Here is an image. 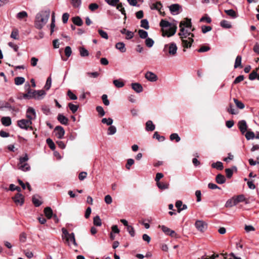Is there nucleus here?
<instances>
[{"mask_svg": "<svg viewBox=\"0 0 259 259\" xmlns=\"http://www.w3.org/2000/svg\"><path fill=\"white\" fill-rule=\"evenodd\" d=\"M145 44L148 48H151L153 46L154 41L152 38L147 37L145 40Z\"/></svg>", "mask_w": 259, "mask_h": 259, "instance_id": "nucleus-48", "label": "nucleus"}, {"mask_svg": "<svg viewBox=\"0 0 259 259\" xmlns=\"http://www.w3.org/2000/svg\"><path fill=\"white\" fill-rule=\"evenodd\" d=\"M236 204H237L235 202V199L234 197H233L226 202L225 206L227 207H231L233 206L236 205Z\"/></svg>", "mask_w": 259, "mask_h": 259, "instance_id": "nucleus-33", "label": "nucleus"}, {"mask_svg": "<svg viewBox=\"0 0 259 259\" xmlns=\"http://www.w3.org/2000/svg\"><path fill=\"white\" fill-rule=\"evenodd\" d=\"M96 111L98 112L100 116H103L105 114V112L102 106H98L96 107Z\"/></svg>", "mask_w": 259, "mask_h": 259, "instance_id": "nucleus-49", "label": "nucleus"}, {"mask_svg": "<svg viewBox=\"0 0 259 259\" xmlns=\"http://www.w3.org/2000/svg\"><path fill=\"white\" fill-rule=\"evenodd\" d=\"M79 51L81 57H87L89 55L88 51L83 47H80Z\"/></svg>", "mask_w": 259, "mask_h": 259, "instance_id": "nucleus-37", "label": "nucleus"}, {"mask_svg": "<svg viewBox=\"0 0 259 259\" xmlns=\"http://www.w3.org/2000/svg\"><path fill=\"white\" fill-rule=\"evenodd\" d=\"M211 166L213 168H216L219 170H222L224 168L223 164L222 162L217 161L216 162L213 163L211 164Z\"/></svg>", "mask_w": 259, "mask_h": 259, "instance_id": "nucleus-29", "label": "nucleus"}, {"mask_svg": "<svg viewBox=\"0 0 259 259\" xmlns=\"http://www.w3.org/2000/svg\"><path fill=\"white\" fill-rule=\"evenodd\" d=\"M239 128L242 134H244L247 131V124L245 120H242L238 122Z\"/></svg>", "mask_w": 259, "mask_h": 259, "instance_id": "nucleus-15", "label": "nucleus"}, {"mask_svg": "<svg viewBox=\"0 0 259 259\" xmlns=\"http://www.w3.org/2000/svg\"><path fill=\"white\" fill-rule=\"evenodd\" d=\"M155 128V126L151 120H148L146 123V130L147 131H153Z\"/></svg>", "mask_w": 259, "mask_h": 259, "instance_id": "nucleus-19", "label": "nucleus"}, {"mask_svg": "<svg viewBox=\"0 0 259 259\" xmlns=\"http://www.w3.org/2000/svg\"><path fill=\"white\" fill-rule=\"evenodd\" d=\"M28 91L26 94H23V97L24 99H30L34 98L35 99H40L46 95V92L44 90L33 91L30 89L29 84L28 83Z\"/></svg>", "mask_w": 259, "mask_h": 259, "instance_id": "nucleus-4", "label": "nucleus"}, {"mask_svg": "<svg viewBox=\"0 0 259 259\" xmlns=\"http://www.w3.org/2000/svg\"><path fill=\"white\" fill-rule=\"evenodd\" d=\"M141 27L146 29H148L149 28V23L147 19H143L141 21Z\"/></svg>", "mask_w": 259, "mask_h": 259, "instance_id": "nucleus-45", "label": "nucleus"}, {"mask_svg": "<svg viewBox=\"0 0 259 259\" xmlns=\"http://www.w3.org/2000/svg\"><path fill=\"white\" fill-rule=\"evenodd\" d=\"M102 122L104 124H106L107 125H111L113 123V119L111 118H104L101 120Z\"/></svg>", "mask_w": 259, "mask_h": 259, "instance_id": "nucleus-46", "label": "nucleus"}, {"mask_svg": "<svg viewBox=\"0 0 259 259\" xmlns=\"http://www.w3.org/2000/svg\"><path fill=\"white\" fill-rule=\"evenodd\" d=\"M170 139L171 141L175 140L177 142H179L181 140L180 137L178 134L176 133L171 134L170 136Z\"/></svg>", "mask_w": 259, "mask_h": 259, "instance_id": "nucleus-50", "label": "nucleus"}, {"mask_svg": "<svg viewBox=\"0 0 259 259\" xmlns=\"http://www.w3.org/2000/svg\"><path fill=\"white\" fill-rule=\"evenodd\" d=\"M233 100H234V101L236 106L238 108H239L240 109H242L244 108L245 106L242 102L238 100L237 99H236L235 98H234Z\"/></svg>", "mask_w": 259, "mask_h": 259, "instance_id": "nucleus-47", "label": "nucleus"}, {"mask_svg": "<svg viewBox=\"0 0 259 259\" xmlns=\"http://www.w3.org/2000/svg\"><path fill=\"white\" fill-rule=\"evenodd\" d=\"M225 13L232 18H236L237 17V14L233 9L225 10Z\"/></svg>", "mask_w": 259, "mask_h": 259, "instance_id": "nucleus-28", "label": "nucleus"}, {"mask_svg": "<svg viewBox=\"0 0 259 259\" xmlns=\"http://www.w3.org/2000/svg\"><path fill=\"white\" fill-rule=\"evenodd\" d=\"M180 32L178 35L182 40V46L185 48H190L192 44L194 41L193 37L194 34L188 31V29H185V27L188 29H191L192 23L191 19L186 18L185 21H182L180 23Z\"/></svg>", "mask_w": 259, "mask_h": 259, "instance_id": "nucleus-1", "label": "nucleus"}, {"mask_svg": "<svg viewBox=\"0 0 259 259\" xmlns=\"http://www.w3.org/2000/svg\"><path fill=\"white\" fill-rule=\"evenodd\" d=\"M102 99L104 104L106 106H108L110 104L109 101L108 99L107 96L105 94H104L102 96Z\"/></svg>", "mask_w": 259, "mask_h": 259, "instance_id": "nucleus-61", "label": "nucleus"}, {"mask_svg": "<svg viewBox=\"0 0 259 259\" xmlns=\"http://www.w3.org/2000/svg\"><path fill=\"white\" fill-rule=\"evenodd\" d=\"M93 223L94 225L96 226H101L102 225L101 220L100 219L99 216L97 215L94 217L93 220Z\"/></svg>", "mask_w": 259, "mask_h": 259, "instance_id": "nucleus-42", "label": "nucleus"}, {"mask_svg": "<svg viewBox=\"0 0 259 259\" xmlns=\"http://www.w3.org/2000/svg\"><path fill=\"white\" fill-rule=\"evenodd\" d=\"M56 137L61 139L64 137L65 134V130L61 126H57L54 129Z\"/></svg>", "mask_w": 259, "mask_h": 259, "instance_id": "nucleus-7", "label": "nucleus"}, {"mask_svg": "<svg viewBox=\"0 0 259 259\" xmlns=\"http://www.w3.org/2000/svg\"><path fill=\"white\" fill-rule=\"evenodd\" d=\"M132 88L137 93H141L143 91L142 85L139 83H132L131 84Z\"/></svg>", "mask_w": 259, "mask_h": 259, "instance_id": "nucleus-16", "label": "nucleus"}, {"mask_svg": "<svg viewBox=\"0 0 259 259\" xmlns=\"http://www.w3.org/2000/svg\"><path fill=\"white\" fill-rule=\"evenodd\" d=\"M195 225L197 229L201 232H203L207 227V225L205 222L199 220L195 222Z\"/></svg>", "mask_w": 259, "mask_h": 259, "instance_id": "nucleus-10", "label": "nucleus"}, {"mask_svg": "<svg viewBox=\"0 0 259 259\" xmlns=\"http://www.w3.org/2000/svg\"><path fill=\"white\" fill-rule=\"evenodd\" d=\"M57 119L62 124L67 125L68 123V119L62 114L58 115Z\"/></svg>", "mask_w": 259, "mask_h": 259, "instance_id": "nucleus-17", "label": "nucleus"}, {"mask_svg": "<svg viewBox=\"0 0 259 259\" xmlns=\"http://www.w3.org/2000/svg\"><path fill=\"white\" fill-rule=\"evenodd\" d=\"M241 59H242V58H241V56L238 55L237 56L236 60H235V64H234L235 68H237L239 67L241 68L242 67V66L241 65Z\"/></svg>", "mask_w": 259, "mask_h": 259, "instance_id": "nucleus-30", "label": "nucleus"}, {"mask_svg": "<svg viewBox=\"0 0 259 259\" xmlns=\"http://www.w3.org/2000/svg\"><path fill=\"white\" fill-rule=\"evenodd\" d=\"M1 120L2 124L5 126H10L12 123L11 119L8 116L3 117Z\"/></svg>", "mask_w": 259, "mask_h": 259, "instance_id": "nucleus-18", "label": "nucleus"}, {"mask_svg": "<svg viewBox=\"0 0 259 259\" xmlns=\"http://www.w3.org/2000/svg\"><path fill=\"white\" fill-rule=\"evenodd\" d=\"M67 95L71 100H75L77 99V96L73 94L70 90H69L67 92Z\"/></svg>", "mask_w": 259, "mask_h": 259, "instance_id": "nucleus-64", "label": "nucleus"}, {"mask_svg": "<svg viewBox=\"0 0 259 259\" xmlns=\"http://www.w3.org/2000/svg\"><path fill=\"white\" fill-rule=\"evenodd\" d=\"M113 83L117 88H121L124 85V82L120 79L114 80Z\"/></svg>", "mask_w": 259, "mask_h": 259, "instance_id": "nucleus-26", "label": "nucleus"}, {"mask_svg": "<svg viewBox=\"0 0 259 259\" xmlns=\"http://www.w3.org/2000/svg\"><path fill=\"white\" fill-rule=\"evenodd\" d=\"M51 84H52V79H51V76H49L47 78L46 84L45 85V88L46 89V90H49L51 87Z\"/></svg>", "mask_w": 259, "mask_h": 259, "instance_id": "nucleus-53", "label": "nucleus"}, {"mask_svg": "<svg viewBox=\"0 0 259 259\" xmlns=\"http://www.w3.org/2000/svg\"><path fill=\"white\" fill-rule=\"evenodd\" d=\"M138 33L141 38L145 39L148 37V32L143 29L139 30Z\"/></svg>", "mask_w": 259, "mask_h": 259, "instance_id": "nucleus-41", "label": "nucleus"}, {"mask_svg": "<svg viewBox=\"0 0 259 259\" xmlns=\"http://www.w3.org/2000/svg\"><path fill=\"white\" fill-rule=\"evenodd\" d=\"M28 160V157L27 154H25L24 156L20 157L19 158V162L18 164H23Z\"/></svg>", "mask_w": 259, "mask_h": 259, "instance_id": "nucleus-59", "label": "nucleus"}, {"mask_svg": "<svg viewBox=\"0 0 259 259\" xmlns=\"http://www.w3.org/2000/svg\"><path fill=\"white\" fill-rule=\"evenodd\" d=\"M215 181L218 184H222L225 183L226 178L224 175L220 174L216 176Z\"/></svg>", "mask_w": 259, "mask_h": 259, "instance_id": "nucleus-22", "label": "nucleus"}, {"mask_svg": "<svg viewBox=\"0 0 259 259\" xmlns=\"http://www.w3.org/2000/svg\"><path fill=\"white\" fill-rule=\"evenodd\" d=\"M32 202L36 207H38L42 204L41 201L35 196L32 197Z\"/></svg>", "mask_w": 259, "mask_h": 259, "instance_id": "nucleus-40", "label": "nucleus"}, {"mask_svg": "<svg viewBox=\"0 0 259 259\" xmlns=\"http://www.w3.org/2000/svg\"><path fill=\"white\" fill-rule=\"evenodd\" d=\"M105 1L108 5L114 7L118 3L119 0H105Z\"/></svg>", "mask_w": 259, "mask_h": 259, "instance_id": "nucleus-58", "label": "nucleus"}, {"mask_svg": "<svg viewBox=\"0 0 259 259\" xmlns=\"http://www.w3.org/2000/svg\"><path fill=\"white\" fill-rule=\"evenodd\" d=\"M236 204L239 202H243L245 200V198L244 195L241 194L237 195L236 197H234Z\"/></svg>", "mask_w": 259, "mask_h": 259, "instance_id": "nucleus-38", "label": "nucleus"}, {"mask_svg": "<svg viewBox=\"0 0 259 259\" xmlns=\"http://www.w3.org/2000/svg\"><path fill=\"white\" fill-rule=\"evenodd\" d=\"M117 131L116 128L114 125H110L107 130L108 135H113L116 133Z\"/></svg>", "mask_w": 259, "mask_h": 259, "instance_id": "nucleus-35", "label": "nucleus"}, {"mask_svg": "<svg viewBox=\"0 0 259 259\" xmlns=\"http://www.w3.org/2000/svg\"><path fill=\"white\" fill-rule=\"evenodd\" d=\"M13 199L14 202L17 205H22L24 203V196L21 193H17L14 197H13Z\"/></svg>", "mask_w": 259, "mask_h": 259, "instance_id": "nucleus-8", "label": "nucleus"}, {"mask_svg": "<svg viewBox=\"0 0 259 259\" xmlns=\"http://www.w3.org/2000/svg\"><path fill=\"white\" fill-rule=\"evenodd\" d=\"M227 111L232 114H236L237 113V112L234 108L233 105L231 104L229 105V107L227 109Z\"/></svg>", "mask_w": 259, "mask_h": 259, "instance_id": "nucleus-55", "label": "nucleus"}, {"mask_svg": "<svg viewBox=\"0 0 259 259\" xmlns=\"http://www.w3.org/2000/svg\"><path fill=\"white\" fill-rule=\"evenodd\" d=\"M28 15L26 12L21 11L17 14V18L20 20L23 19L27 17Z\"/></svg>", "mask_w": 259, "mask_h": 259, "instance_id": "nucleus-43", "label": "nucleus"}, {"mask_svg": "<svg viewBox=\"0 0 259 259\" xmlns=\"http://www.w3.org/2000/svg\"><path fill=\"white\" fill-rule=\"evenodd\" d=\"M66 241L69 245L71 246L73 244L75 247L77 246V243L75 241V236L73 233H70L69 236H67Z\"/></svg>", "mask_w": 259, "mask_h": 259, "instance_id": "nucleus-14", "label": "nucleus"}, {"mask_svg": "<svg viewBox=\"0 0 259 259\" xmlns=\"http://www.w3.org/2000/svg\"><path fill=\"white\" fill-rule=\"evenodd\" d=\"M161 27L162 35L170 37L174 35L177 31V27L176 25L172 24L168 21L162 19L159 23Z\"/></svg>", "mask_w": 259, "mask_h": 259, "instance_id": "nucleus-2", "label": "nucleus"}, {"mask_svg": "<svg viewBox=\"0 0 259 259\" xmlns=\"http://www.w3.org/2000/svg\"><path fill=\"white\" fill-rule=\"evenodd\" d=\"M244 78V76L242 75H240L237 76L235 78V79L233 81V83L234 84H237V83L240 82L241 81H243Z\"/></svg>", "mask_w": 259, "mask_h": 259, "instance_id": "nucleus-63", "label": "nucleus"}, {"mask_svg": "<svg viewBox=\"0 0 259 259\" xmlns=\"http://www.w3.org/2000/svg\"><path fill=\"white\" fill-rule=\"evenodd\" d=\"M158 188L161 190H165L168 189L169 184L167 183L158 182L156 183Z\"/></svg>", "mask_w": 259, "mask_h": 259, "instance_id": "nucleus-31", "label": "nucleus"}, {"mask_svg": "<svg viewBox=\"0 0 259 259\" xmlns=\"http://www.w3.org/2000/svg\"><path fill=\"white\" fill-rule=\"evenodd\" d=\"M178 47L176 43L172 42L164 46L163 51L167 56H175L177 55Z\"/></svg>", "mask_w": 259, "mask_h": 259, "instance_id": "nucleus-5", "label": "nucleus"}, {"mask_svg": "<svg viewBox=\"0 0 259 259\" xmlns=\"http://www.w3.org/2000/svg\"><path fill=\"white\" fill-rule=\"evenodd\" d=\"M257 77V70H253L252 72L249 75V79L251 80H254Z\"/></svg>", "mask_w": 259, "mask_h": 259, "instance_id": "nucleus-54", "label": "nucleus"}, {"mask_svg": "<svg viewBox=\"0 0 259 259\" xmlns=\"http://www.w3.org/2000/svg\"><path fill=\"white\" fill-rule=\"evenodd\" d=\"M181 6L178 4H172L169 6V9L171 14L175 15L179 14Z\"/></svg>", "mask_w": 259, "mask_h": 259, "instance_id": "nucleus-11", "label": "nucleus"}, {"mask_svg": "<svg viewBox=\"0 0 259 259\" xmlns=\"http://www.w3.org/2000/svg\"><path fill=\"white\" fill-rule=\"evenodd\" d=\"M46 142L51 150H54L55 149L56 146L55 143L53 142L52 139L50 138L47 139Z\"/></svg>", "mask_w": 259, "mask_h": 259, "instance_id": "nucleus-39", "label": "nucleus"}, {"mask_svg": "<svg viewBox=\"0 0 259 259\" xmlns=\"http://www.w3.org/2000/svg\"><path fill=\"white\" fill-rule=\"evenodd\" d=\"M153 138H156L159 142H162L164 141L165 137L162 136H160L157 132H155L153 136Z\"/></svg>", "mask_w": 259, "mask_h": 259, "instance_id": "nucleus-44", "label": "nucleus"}, {"mask_svg": "<svg viewBox=\"0 0 259 259\" xmlns=\"http://www.w3.org/2000/svg\"><path fill=\"white\" fill-rule=\"evenodd\" d=\"M162 8V5L160 2H157L156 3H154L151 4L150 5V8L152 10H156L159 11L160 14L162 16H164V12H162L161 11V8Z\"/></svg>", "mask_w": 259, "mask_h": 259, "instance_id": "nucleus-9", "label": "nucleus"}, {"mask_svg": "<svg viewBox=\"0 0 259 259\" xmlns=\"http://www.w3.org/2000/svg\"><path fill=\"white\" fill-rule=\"evenodd\" d=\"M220 25L225 28H230L232 27V25L230 23L225 20H223L220 23Z\"/></svg>", "mask_w": 259, "mask_h": 259, "instance_id": "nucleus-34", "label": "nucleus"}, {"mask_svg": "<svg viewBox=\"0 0 259 259\" xmlns=\"http://www.w3.org/2000/svg\"><path fill=\"white\" fill-rule=\"evenodd\" d=\"M72 20L73 23L77 26H80L83 24V21L79 16L73 17Z\"/></svg>", "mask_w": 259, "mask_h": 259, "instance_id": "nucleus-24", "label": "nucleus"}, {"mask_svg": "<svg viewBox=\"0 0 259 259\" xmlns=\"http://www.w3.org/2000/svg\"><path fill=\"white\" fill-rule=\"evenodd\" d=\"M50 11H42L36 14L35 20V27L41 29L47 23L50 17Z\"/></svg>", "mask_w": 259, "mask_h": 259, "instance_id": "nucleus-3", "label": "nucleus"}, {"mask_svg": "<svg viewBox=\"0 0 259 259\" xmlns=\"http://www.w3.org/2000/svg\"><path fill=\"white\" fill-rule=\"evenodd\" d=\"M32 124V121L29 119H22L19 120L17 121L18 126L22 128L27 130L28 129L33 130V127L31 126Z\"/></svg>", "mask_w": 259, "mask_h": 259, "instance_id": "nucleus-6", "label": "nucleus"}, {"mask_svg": "<svg viewBox=\"0 0 259 259\" xmlns=\"http://www.w3.org/2000/svg\"><path fill=\"white\" fill-rule=\"evenodd\" d=\"M115 48L116 49L120 51L121 53H124L126 52V48L125 47V44L122 42H117L115 45Z\"/></svg>", "mask_w": 259, "mask_h": 259, "instance_id": "nucleus-21", "label": "nucleus"}, {"mask_svg": "<svg viewBox=\"0 0 259 259\" xmlns=\"http://www.w3.org/2000/svg\"><path fill=\"white\" fill-rule=\"evenodd\" d=\"M68 106L73 113H75L79 108V106L78 105H74L71 103H69L68 104Z\"/></svg>", "mask_w": 259, "mask_h": 259, "instance_id": "nucleus-32", "label": "nucleus"}, {"mask_svg": "<svg viewBox=\"0 0 259 259\" xmlns=\"http://www.w3.org/2000/svg\"><path fill=\"white\" fill-rule=\"evenodd\" d=\"M7 108L9 110H11V111H15V112H17L18 111V110L16 109L13 106H12L10 103L7 102V103H5V104L4 105V106H1L0 107V109H3V108Z\"/></svg>", "mask_w": 259, "mask_h": 259, "instance_id": "nucleus-27", "label": "nucleus"}, {"mask_svg": "<svg viewBox=\"0 0 259 259\" xmlns=\"http://www.w3.org/2000/svg\"><path fill=\"white\" fill-rule=\"evenodd\" d=\"M72 53L71 49L69 46H67L65 48V54L67 57H69Z\"/></svg>", "mask_w": 259, "mask_h": 259, "instance_id": "nucleus-62", "label": "nucleus"}, {"mask_svg": "<svg viewBox=\"0 0 259 259\" xmlns=\"http://www.w3.org/2000/svg\"><path fill=\"white\" fill-rule=\"evenodd\" d=\"M255 137V135L252 132H247L245 134V137L247 140H249L253 139Z\"/></svg>", "mask_w": 259, "mask_h": 259, "instance_id": "nucleus-57", "label": "nucleus"}, {"mask_svg": "<svg viewBox=\"0 0 259 259\" xmlns=\"http://www.w3.org/2000/svg\"><path fill=\"white\" fill-rule=\"evenodd\" d=\"M11 37L15 39H18V32L17 30L15 29L12 31L11 34Z\"/></svg>", "mask_w": 259, "mask_h": 259, "instance_id": "nucleus-60", "label": "nucleus"}, {"mask_svg": "<svg viewBox=\"0 0 259 259\" xmlns=\"http://www.w3.org/2000/svg\"><path fill=\"white\" fill-rule=\"evenodd\" d=\"M71 3L74 8H78L80 7L81 1V0H70Z\"/></svg>", "mask_w": 259, "mask_h": 259, "instance_id": "nucleus-51", "label": "nucleus"}, {"mask_svg": "<svg viewBox=\"0 0 259 259\" xmlns=\"http://www.w3.org/2000/svg\"><path fill=\"white\" fill-rule=\"evenodd\" d=\"M233 170L237 171V167L233 166L232 168H226L225 169L226 176L228 178H231L232 177Z\"/></svg>", "mask_w": 259, "mask_h": 259, "instance_id": "nucleus-25", "label": "nucleus"}, {"mask_svg": "<svg viewBox=\"0 0 259 259\" xmlns=\"http://www.w3.org/2000/svg\"><path fill=\"white\" fill-rule=\"evenodd\" d=\"M44 213L46 217L49 219H50L53 215V210L50 207H46L44 209Z\"/></svg>", "mask_w": 259, "mask_h": 259, "instance_id": "nucleus-23", "label": "nucleus"}, {"mask_svg": "<svg viewBox=\"0 0 259 259\" xmlns=\"http://www.w3.org/2000/svg\"><path fill=\"white\" fill-rule=\"evenodd\" d=\"M25 78L23 77H16L15 78V83L16 85H19L24 83Z\"/></svg>", "mask_w": 259, "mask_h": 259, "instance_id": "nucleus-36", "label": "nucleus"}, {"mask_svg": "<svg viewBox=\"0 0 259 259\" xmlns=\"http://www.w3.org/2000/svg\"><path fill=\"white\" fill-rule=\"evenodd\" d=\"M100 35L103 38L106 39H108V35L107 33L102 29H98V30Z\"/></svg>", "mask_w": 259, "mask_h": 259, "instance_id": "nucleus-52", "label": "nucleus"}, {"mask_svg": "<svg viewBox=\"0 0 259 259\" xmlns=\"http://www.w3.org/2000/svg\"><path fill=\"white\" fill-rule=\"evenodd\" d=\"M18 169L23 171H29L30 169V166L27 163L23 164H18Z\"/></svg>", "mask_w": 259, "mask_h": 259, "instance_id": "nucleus-20", "label": "nucleus"}, {"mask_svg": "<svg viewBox=\"0 0 259 259\" xmlns=\"http://www.w3.org/2000/svg\"><path fill=\"white\" fill-rule=\"evenodd\" d=\"M145 77L148 80L151 82L156 81L158 79L157 75L151 71L147 72L145 75Z\"/></svg>", "mask_w": 259, "mask_h": 259, "instance_id": "nucleus-12", "label": "nucleus"}, {"mask_svg": "<svg viewBox=\"0 0 259 259\" xmlns=\"http://www.w3.org/2000/svg\"><path fill=\"white\" fill-rule=\"evenodd\" d=\"M26 117L28 119L32 120L36 117L35 110L32 107H29L26 111Z\"/></svg>", "mask_w": 259, "mask_h": 259, "instance_id": "nucleus-13", "label": "nucleus"}, {"mask_svg": "<svg viewBox=\"0 0 259 259\" xmlns=\"http://www.w3.org/2000/svg\"><path fill=\"white\" fill-rule=\"evenodd\" d=\"M134 160L132 158L128 159L127 160V163L125 165V167L127 169L130 170L131 168V166L134 164Z\"/></svg>", "mask_w": 259, "mask_h": 259, "instance_id": "nucleus-56", "label": "nucleus"}]
</instances>
